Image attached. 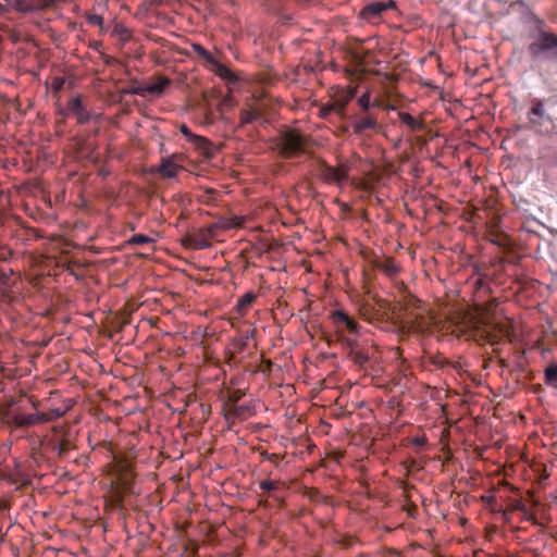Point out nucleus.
I'll list each match as a JSON object with an SVG mask.
<instances>
[{
  "label": "nucleus",
  "mask_w": 557,
  "mask_h": 557,
  "mask_svg": "<svg viewBox=\"0 0 557 557\" xmlns=\"http://www.w3.org/2000/svg\"><path fill=\"white\" fill-rule=\"evenodd\" d=\"M411 444L419 450L426 446L428 438L425 435L414 436L411 438Z\"/></svg>",
  "instance_id": "34"
},
{
  "label": "nucleus",
  "mask_w": 557,
  "mask_h": 557,
  "mask_svg": "<svg viewBox=\"0 0 557 557\" xmlns=\"http://www.w3.org/2000/svg\"><path fill=\"white\" fill-rule=\"evenodd\" d=\"M385 11V7L382 1L368 3L360 11V17L368 23H376L382 13Z\"/></svg>",
  "instance_id": "9"
},
{
  "label": "nucleus",
  "mask_w": 557,
  "mask_h": 557,
  "mask_svg": "<svg viewBox=\"0 0 557 557\" xmlns=\"http://www.w3.org/2000/svg\"><path fill=\"white\" fill-rule=\"evenodd\" d=\"M219 223H220V228H222V230H228L232 227H240L244 223V218L234 216L231 219H223Z\"/></svg>",
  "instance_id": "30"
},
{
  "label": "nucleus",
  "mask_w": 557,
  "mask_h": 557,
  "mask_svg": "<svg viewBox=\"0 0 557 557\" xmlns=\"http://www.w3.org/2000/svg\"><path fill=\"white\" fill-rule=\"evenodd\" d=\"M182 169L183 166L176 163L175 156H171L162 159L159 172L163 177L172 178Z\"/></svg>",
  "instance_id": "12"
},
{
  "label": "nucleus",
  "mask_w": 557,
  "mask_h": 557,
  "mask_svg": "<svg viewBox=\"0 0 557 557\" xmlns=\"http://www.w3.org/2000/svg\"><path fill=\"white\" fill-rule=\"evenodd\" d=\"M525 510V504L521 499H510L506 509L502 510L505 520H509V515L513 511Z\"/></svg>",
  "instance_id": "20"
},
{
  "label": "nucleus",
  "mask_w": 557,
  "mask_h": 557,
  "mask_svg": "<svg viewBox=\"0 0 557 557\" xmlns=\"http://www.w3.org/2000/svg\"><path fill=\"white\" fill-rule=\"evenodd\" d=\"M377 127V119L370 112H367L363 116H360L354 123V133L362 134L367 129H374Z\"/></svg>",
  "instance_id": "11"
},
{
  "label": "nucleus",
  "mask_w": 557,
  "mask_h": 557,
  "mask_svg": "<svg viewBox=\"0 0 557 557\" xmlns=\"http://www.w3.org/2000/svg\"><path fill=\"white\" fill-rule=\"evenodd\" d=\"M341 344L347 350L349 359L360 369H366L368 363L375 358V346L366 341L343 336Z\"/></svg>",
  "instance_id": "4"
},
{
  "label": "nucleus",
  "mask_w": 557,
  "mask_h": 557,
  "mask_svg": "<svg viewBox=\"0 0 557 557\" xmlns=\"http://www.w3.org/2000/svg\"><path fill=\"white\" fill-rule=\"evenodd\" d=\"M259 486L265 492H271L277 490L278 484L275 481L264 480L259 483Z\"/></svg>",
  "instance_id": "35"
},
{
  "label": "nucleus",
  "mask_w": 557,
  "mask_h": 557,
  "mask_svg": "<svg viewBox=\"0 0 557 557\" xmlns=\"http://www.w3.org/2000/svg\"><path fill=\"white\" fill-rule=\"evenodd\" d=\"M126 92L133 94V95H144L147 91L145 90V87H133V88L126 90Z\"/></svg>",
  "instance_id": "43"
},
{
  "label": "nucleus",
  "mask_w": 557,
  "mask_h": 557,
  "mask_svg": "<svg viewBox=\"0 0 557 557\" xmlns=\"http://www.w3.org/2000/svg\"><path fill=\"white\" fill-rule=\"evenodd\" d=\"M556 104L557 101L552 98H533L527 113L529 127L546 136L557 133V115L554 113Z\"/></svg>",
  "instance_id": "2"
},
{
  "label": "nucleus",
  "mask_w": 557,
  "mask_h": 557,
  "mask_svg": "<svg viewBox=\"0 0 557 557\" xmlns=\"http://www.w3.org/2000/svg\"><path fill=\"white\" fill-rule=\"evenodd\" d=\"M383 5L385 7V11H386L387 9L395 8L396 3L393 0H389L387 2H383Z\"/></svg>",
  "instance_id": "46"
},
{
  "label": "nucleus",
  "mask_w": 557,
  "mask_h": 557,
  "mask_svg": "<svg viewBox=\"0 0 557 557\" xmlns=\"http://www.w3.org/2000/svg\"><path fill=\"white\" fill-rule=\"evenodd\" d=\"M249 407L245 405L233 404L228 405V414L234 418H244Z\"/></svg>",
  "instance_id": "31"
},
{
  "label": "nucleus",
  "mask_w": 557,
  "mask_h": 557,
  "mask_svg": "<svg viewBox=\"0 0 557 557\" xmlns=\"http://www.w3.org/2000/svg\"><path fill=\"white\" fill-rule=\"evenodd\" d=\"M154 239L144 234H134L128 240L127 245L129 246H141L146 244H152Z\"/></svg>",
  "instance_id": "26"
},
{
  "label": "nucleus",
  "mask_w": 557,
  "mask_h": 557,
  "mask_svg": "<svg viewBox=\"0 0 557 557\" xmlns=\"http://www.w3.org/2000/svg\"><path fill=\"white\" fill-rule=\"evenodd\" d=\"M220 230V223H212L208 227L197 228L183 238V244L193 249H206Z\"/></svg>",
  "instance_id": "6"
},
{
  "label": "nucleus",
  "mask_w": 557,
  "mask_h": 557,
  "mask_svg": "<svg viewBox=\"0 0 557 557\" xmlns=\"http://www.w3.org/2000/svg\"><path fill=\"white\" fill-rule=\"evenodd\" d=\"M180 132L191 143L194 137H196L195 134L191 133V131L189 129V127L185 124H182L180 126Z\"/></svg>",
  "instance_id": "38"
},
{
  "label": "nucleus",
  "mask_w": 557,
  "mask_h": 557,
  "mask_svg": "<svg viewBox=\"0 0 557 557\" xmlns=\"http://www.w3.org/2000/svg\"><path fill=\"white\" fill-rule=\"evenodd\" d=\"M64 81L63 78H54L53 81V88L55 90H60L63 87Z\"/></svg>",
  "instance_id": "45"
},
{
  "label": "nucleus",
  "mask_w": 557,
  "mask_h": 557,
  "mask_svg": "<svg viewBox=\"0 0 557 557\" xmlns=\"http://www.w3.org/2000/svg\"><path fill=\"white\" fill-rule=\"evenodd\" d=\"M309 137L295 128H286L275 138V148L285 159L296 158L307 152Z\"/></svg>",
  "instance_id": "3"
},
{
  "label": "nucleus",
  "mask_w": 557,
  "mask_h": 557,
  "mask_svg": "<svg viewBox=\"0 0 557 557\" xmlns=\"http://www.w3.org/2000/svg\"><path fill=\"white\" fill-rule=\"evenodd\" d=\"M170 84V81L168 78H160L157 83L147 85L145 87V90L148 94L159 95L163 92L164 88Z\"/></svg>",
  "instance_id": "21"
},
{
  "label": "nucleus",
  "mask_w": 557,
  "mask_h": 557,
  "mask_svg": "<svg viewBox=\"0 0 557 557\" xmlns=\"http://www.w3.org/2000/svg\"><path fill=\"white\" fill-rule=\"evenodd\" d=\"M505 336H508V330H502Z\"/></svg>",
  "instance_id": "49"
},
{
  "label": "nucleus",
  "mask_w": 557,
  "mask_h": 557,
  "mask_svg": "<svg viewBox=\"0 0 557 557\" xmlns=\"http://www.w3.org/2000/svg\"><path fill=\"white\" fill-rule=\"evenodd\" d=\"M530 42L527 52L535 63L557 64V34L535 13L528 15Z\"/></svg>",
  "instance_id": "1"
},
{
  "label": "nucleus",
  "mask_w": 557,
  "mask_h": 557,
  "mask_svg": "<svg viewBox=\"0 0 557 557\" xmlns=\"http://www.w3.org/2000/svg\"><path fill=\"white\" fill-rule=\"evenodd\" d=\"M430 359L432 364H434L436 368L442 369L449 364L448 360L441 355L432 356Z\"/></svg>",
  "instance_id": "33"
},
{
  "label": "nucleus",
  "mask_w": 557,
  "mask_h": 557,
  "mask_svg": "<svg viewBox=\"0 0 557 557\" xmlns=\"http://www.w3.org/2000/svg\"><path fill=\"white\" fill-rule=\"evenodd\" d=\"M14 9L27 13L36 11V4L33 3V0H14Z\"/></svg>",
  "instance_id": "29"
},
{
  "label": "nucleus",
  "mask_w": 557,
  "mask_h": 557,
  "mask_svg": "<svg viewBox=\"0 0 557 557\" xmlns=\"http://www.w3.org/2000/svg\"><path fill=\"white\" fill-rule=\"evenodd\" d=\"M358 102V106L362 109V111L364 112H369V110L373 107H379L380 103L377 100L371 102V99H370V92L367 91L364 92L362 96H360L357 100Z\"/></svg>",
  "instance_id": "22"
},
{
  "label": "nucleus",
  "mask_w": 557,
  "mask_h": 557,
  "mask_svg": "<svg viewBox=\"0 0 557 557\" xmlns=\"http://www.w3.org/2000/svg\"><path fill=\"white\" fill-rule=\"evenodd\" d=\"M261 111L257 108H246L240 111L239 114V126H244L246 124H250L259 119H261Z\"/></svg>",
  "instance_id": "16"
},
{
  "label": "nucleus",
  "mask_w": 557,
  "mask_h": 557,
  "mask_svg": "<svg viewBox=\"0 0 557 557\" xmlns=\"http://www.w3.org/2000/svg\"><path fill=\"white\" fill-rule=\"evenodd\" d=\"M100 46H101L100 41H95L91 47L97 50Z\"/></svg>",
  "instance_id": "48"
},
{
  "label": "nucleus",
  "mask_w": 557,
  "mask_h": 557,
  "mask_svg": "<svg viewBox=\"0 0 557 557\" xmlns=\"http://www.w3.org/2000/svg\"><path fill=\"white\" fill-rule=\"evenodd\" d=\"M87 21L89 24L99 26L100 28L103 26V17L99 14H88Z\"/></svg>",
  "instance_id": "36"
},
{
  "label": "nucleus",
  "mask_w": 557,
  "mask_h": 557,
  "mask_svg": "<svg viewBox=\"0 0 557 557\" xmlns=\"http://www.w3.org/2000/svg\"><path fill=\"white\" fill-rule=\"evenodd\" d=\"M250 348V343L243 339L242 337L234 339V342L232 343L233 355L244 354Z\"/></svg>",
  "instance_id": "27"
},
{
  "label": "nucleus",
  "mask_w": 557,
  "mask_h": 557,
  "mask_svg": "<svg viewBox=\"0 0 557 557\" xmlns=\"http://www.w3.org/2000/svg\"><path fill=\"white\" fill-rule=\"evenodd\" d=\"M240 391H235L228 396V405L238 404L242 398Z\"/></svg>",
  "instance_id": "41"
},
{
  "label": "nucleus",
  "mask_w": 557,
  "mask_h": 557,
  "mask_svg": "<svg viewBox=\"0 0 557 557\" xmlns=\"http://www.w3.org/2000/svg\"><path fill=\"white\" fill-rule=\"evenodd\" d=\"M398 119L411 132H421L425 128V123L422 119H416L408 112H398Z\"/></svg>",
  "instance_id": "13"
},
{
  "label": "nucleus",
  "mask_w": 557,
  "mask_h": 557,
  "mask_svg": "<svg viewBox=\"0 0 557 557\" xmlns=\"http://www.w3.org/2000/svg\"><path fill=\"white\" fill-rule=\"evenodd\" d=\"M544 382L546 385L557 388V362H552L545 368Z\"/></svg>",
  "instance_id": "19"
},
{
  "label": "nucleus",
  "mask_w": 557,
  "mask_h": 557,
  "mask_svg": "<svg viewBox=\"0 0 557 557\" xmlns=\"http://www.w3.org/2000/svg\"><path fill=\"white\" fill-rule=\"evenodd\" d=\"M331 318L336 327L339 342L343 336H351L357 338V335L360 332V325L356 320H354L342 310L332 312Z\"/></svg>",
  "instance_id": "7"
},
{
  "label": "nucleus",
  "mask_w": 557,
  "mask_h": 557,
  "mask_svg": "<svg viewBox=\"0 0 557 557\" xmlns=\"http://www.w3.org/2000/svg\"><path fill=\"white\" fill-rule=\"evenodd\" d=\"M112 35L119 37L123 41H127L132 37V32H131V29L125 27L123 24L116 23L113 26Z\"/></svg>",
  "instance_id": "23"
},
{
  "label": "nucleus",
  "mask_w": 557,
  "mask_h": 557,
  "mask_svg": "<svg viewBox=\"0 0 557 557\" xmlns=\"http://www.w3.org/2000/svg\"><path fill=\"white\" fill-rule=\"evenodd\" d=\"M52 2L53 0H33V3L36 4V11L49 7Z\"/></svg>",
  "instance_id": "40"
},
{
  "label": "nucleus",
  "mask_w": 557,
  "mask_h": 557,
  "mask_svg": "<svg viewBox=\"0 0 557 557\" xmlns=\"http://www.w3.org/2000/svg\"><path fill=\"white\" fill-rule=\"evenodd\" d=\"M522 512L523 518L527 521H530L532 524H539L535 515L525 506V510H520Z\"/></svg>",
  "instance_id": "37"
},
{
  "label": "nucleus",
  "mask_w": 557,
  "mask_h": 557,
  "mask_svg": "<svg viewBox=\"0 0 557 557\" xmlns=\"http://www.w3.org/2000/svg\"><path fill=\"white\" fill-rule=\"evenodd\" d=\"M409 322L412 324V327L417 331H424L429 327L430 322L423 315L416 314L414 317H410Z\"/></svg>",
  "instance_id": "28"
},
{
  "label": "nucleus",
  "mask_w": 557,
  "mask_h": 557,
  "mask_svg": "<svg viewBox=\"0 0 557 557\" xmlns=\"http://www.w3.org/2000/svg\"><path fill=\"white\" fill-rule=\"evenodd\" d=\"M256 332H257L256 329H249V330L243 332L239 337H242L243 339L250 343V341L255 338Z\"/></svg>",
  "instance_id": "39"
},
{
  "label": "nucleus",
  "mask_w": 557,
  "mask_h": 557,
  "mask_svg": "<svg viewBox=\"0 0 557 557\" xmlns=\"http://www.w3.org/2000/svg\"><path fill=\"white\" fill-rule=\"evenodd\" d=\"M210 65L212 66V71L221 78L228 82L237 81L236 75L227 66L220 63L215 58L213 60V63H210Z\"/></svg>",
  "instance_id": "17"
},
{
  "label": "nucleus",
  "mask_w": 557,
  "mask_h": 557,
  "mask_svg": "<svg viewBox=\"0 0 557 557\" xmlns=\"http://www.w3.org/2000/svg\"><path fill=\"white\" fill-rule=\"evenodd\" d=\"M195 147L202 152V154L207 158H212L214 156L215 149L213 144L207 139L206 137L198 136L194 137L191 141Z\"/></svg>",
  "instance_id": "15"
},
{
  "label": "nucleus",
  "mask_w": 557,
  "mask_h": 557,
  "mask_svg": "<svg viewBox=\"0 0 557 557\" xmlns=\"http://www.w3.org/2000/svg\"><path fill=\"white\" fill-rule=\"evenodd\" d=\"M265 458L273 462H276V460L278 459V457L274 454H268Z\"/></svg>",
  "instance_id": "47"
},
{
  "label": "nucleus",
  "mask_w": 557,
  "mask_h": 557,
  "mask_svg": "<svg viewBox=\"0 0 557 557\" xmlns=\"http://www.w3.org/2000/svg\"><path fill=\"white\" fill-rule=\"evenodd\" d=\"M67 110L75 115L77 122L79 124H86L91 115L86 110L85 106L83 104L82 98L79 96L72 98L67 103Z\"/></svg>",
  "instance_id": "10"
},
{
  "label": "nucleus",
  "mask_w": 557,
  "mask_h": 557,
  "mask_svg": "<svg viewBox=\"0 0 557 557\" xmlns=\"http://www.w3.org/2000/svg\"><path fill=\"white\" fill-rule=\"evenodd\" d=\"M377 269L388 276H394L398 272V267L392 259H386L377 264Z\"/></svg>",
  "instance_id": "24"
},
{
  "label": "nucleus",
  "mask_w": 557,
  "mask_h": 557,
  "mask_svg": "<svg viewBox=\"0 0 557 557\" xmlns=\"http://www.w3.org/2000/svg\"><path fill=\"white\" fill-rule=\"evenodd\" d=\"M52 449L57 453L59 459H65L69 451L74 448L71 442L66 438H62L59 442L51 443Z\"/></svg>",
  "instance_id": "18"
},
{
  "label": "nucleus",
  "mask_w": 557,
  "mask_h": 557,
  "mask_svg": "<svg viewBox=\"0 0 557 557\" xmlns=\"http://www.w3.org/2000/svg\"><path fill=\"white\" fill-rule=\"evenodd\" d=\"M12 252L10 249L0 247V261H7L11 257Z\"/></svg>",
  "instance_id": "42"
},
{
  "label": "nucleus",
  "mask_w": 557,
  "mask_h": 557,
  "mask_svg": "<svg viewBox=\"0 0 557 557\" xmlns=\"http://www.w3.org/2000/svg\"><path fill=\"white\" fill-rule=\"evenodd\" d=\"M193 50L197 55L206 60L209 64L213 63L214 57L200 44H193Z\"/></svg>",
  "instance_id": "32"
},
{
  "label": "nucleus",
  "mask_w": 557,
  "mask_h": 557,
  "mask_svg": "<svg viewBox=\"0 0 557 557\" xmlns=\"http://www.w3.org/2000/svg\"><path fill=\"white\" fill-rule=\"evenodd\" d=\"M313 172L324 183L342 186L348 178L349 168L346 164L333 168L324 160H318L313 165Z\"/></svg>",
  "instance_id": "5"
},
{
  "label": "nucleus",
  "mask_w": 557,
  "mask_h": 557,
  "mask_svg": "<svg viewBox=\"0 0 557 557\" xmlns=\"http://www.w3.org/2000/svg\"><path fill=\"white\" fill-rule=\"evenodd\" d=\"M257 294L253 292H248L244 294L236 304V313L240 317H244L251 307V305L255 302Z\"/></svg>",
  "instance_id": "14"
},
{
  "label": "nucleus",
  "mask_w": 557,
  "mask_h": 557,
  "mask_svg": "<svg viewBox=\"0 0 557 557\" xmlns=\"http://www.w3.org/2000/svg\"><path fill=\"white\" fill-rule=\"evenodd\" d=\"M60 417L59 410H53L51 413H45V412H37V413H29V414H14L12 417V423L15 426H29L35 425L39 423L49 422L55 418Z\"/></svg>",
  "instance_id": "8"
},
{
  "label": "nucleus",
  "mask_w": 557,
  "mask_h": 557,
  "mask_svg": "<svg viewBox=\"0 0 557 557\" xmlns=\"http://www.w3.org/2000/svg\"><path fill=\"white\" fill-rule=\"evenodd\" d=\"M272 367H273V362L271 360H263V368L261 369V371L263 373H269V372H271Z\"/></svg>",
  "instance_id": "44"
},
{
  "label": "nucleus",
  "mask_w": 557,
  "mask_h": 557,
  "mask_svg": "<svg viewBox=\"0 0 557 557\" xmlns=\"http://www.w3.org/2000/svg\"><path fill=\"white\" fill-rule=\"evenodd\" d=\"M345 107H346V102H336V103H332L330 106H325V107L321 108L320 115L322 117H326L333 111H337L338 114H343Z\"/></svg>",
  "instance_id": "25"
}]
</instances>
